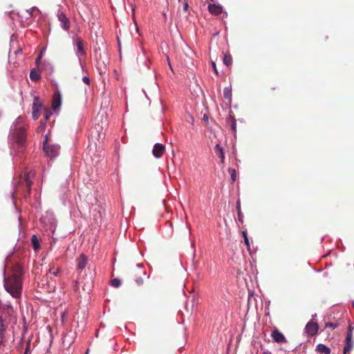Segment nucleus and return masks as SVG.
I'll return each mask as SVG.
<instances>
[{
    "label": "nucleus",
    "instance_id": "nucleus-38",
    "mask_svg": "<svg viewBox=\"0 0 354 354\" xmlns=\"http://www.w3.org/2000/svg\"><path fill=\"white\" fill-rule=\"evenodd\" d=\"M74 290H75V291L78 290V282L77 281H75Z\"/></svg>",
    "mask_w": 354,
    "mask_h": 354
},
{
    "label": "nucleus",
    "instance_id": "nucleus-7",
    "mask_svg": "<svg viewBox=\"0 0 354 354\" xmlns=\"http://www.w3.org/2000/svg\"><path fill=\"white\" fill-rule=\"evenodd\" d=\"M262 310L263 309V303L260 299L259 301H257V298L251 295L248 297V310Z\"/></svg>",
    "mask_w": 354,
    "mask_h": 354
},
{
    "label": "nucleus",
    "instance_id": "nucleus-31",
    "mask_svg": "<svg viewBox=\"0 0 354 354\" xmlns=\"http://www.w3.org/2000/svg\"><path fill=\"white\" fill-rule=\"evenodd\" d=\"M236 209L238 212V219L239 221L243 222V214L241 212L240 203L237 202Z\"/></svg>",
    "mask_w": 354,
    "mask_h": 354
},
{
    "label": "nucleus",
    "instance_id": "nucleus-3",
    "mask_svg": "<svg viewBox=\"0 0 354 354\" xmlns=\"http://www.w3.org/2000/svg\"><path fill=\"white\" fill-rule=\"evenodd\" d=\"M73 44L76 47L75 53L79 59L81 60L82 57H85L86 55L85 42L82 38L76 37L73 39Z\"/></svg>",
    "mask_w": 354,
    "mask_h": 354
},
{
    "label": "nucleus",
    "instance_id": "nucleus-46",
    "mask_svg": "<svg viewBox=\"0 0 354 354\" xmlns=\"http://www.w3.org/2000/svg\"><path fill=\"white\" fill-rule=\"evenodd\" d=\"M353 307L354 308V301H353Z\"/></svg>",
    "mask_w": 354,
    "mask_h": 354
},
{
    "label": "nucleus",
    "instance_id": "nucleus-25",
    "mask_svg": "<svg viewBox=\"0 0 354 354\" xmlns=\"http://www.w3.org/2000/svg\"><path fill=\"white\" fill-rule=\"evenodd\" d=\"M228 172L230 174L231 180L232 183L236 181V171L234 168H229Z\"/></svg>",
    "mask_w": 354,
    "mask_h": 354
},
{
    "label": "nucleus",
    "instance_id": "nucleus-6",
    "mask_svg": "<svg viewBox=\"0 0 354 354\" xmlns=\"http://www.w3.org/2000/svg\"><path fill=\"white\" fill-rule=\"evenodd\" d=\"M35 177V172L32 170L26 171L24 174V178L21 180L20 183L21 185H24L26 189L28 194H30L32 179Z\"/></svg>",
    "mask_w": 354,
    "mask_h": 354
},
{
    "label": "nucleus",
    "instance_id": "nucleus-10",
    "mask_svg": "<svg viewBox=\"0 0 354 354\" xmlns=\"http://www.w3.org/2000/svg\"><path fill=\"white\" fill-rule=\"evenodd\" d=\"M178 3H180V6H182V9L179 7L178 10V14L179 15V17H184L185 19H187L188 17V0H178Z\"/></svg>",
    "mask_w": 354,
    "mask_h": 354
},
{
    "label": "nucleus",
    "instance_id": "nucleus-39",
    "mask_svg": "<svg viewBox=\"0 0 354 354\" xmlns=\"http://www.w3.org/2000/svg\"><path fill=\"white\" fill-rule=\"evenodd\" d=\"M59 270H60V269L59 268H57L56 269V270L53 272V274L56 276L58 274V272H59Z\"/></svg>",
    "mask_w": 354,
    "mask_h": 354
},
{
    "label": "nucleus",
    "instance_id": "nucleus-19",
    "mask_svg": "<svg viewBox=\"0 0 354 354\" xmlns=\"http://www.w3.org/2000/svg\"><path fill=\"white\" fill-rule=\"evenodd\" d=\"M215 153L216 156L221 159L222 163H224L225 161V156L223 148L221 147L219 144H217L215 147Z\"/></svg>",
    "mask_w": 354,
    "mask_h": 354
},
{
    "label": "nucleus",
    "instance_id": "nucleus-42",
    "mask_svg": "<svg viewBox=\"0 0 354 354\" xmlns=\"http://www.w3.org/2000/svg\"><path fill=\"white\" fill-rule=\"evenodd\" d=\"M203 120L207 122L208 121V117L206 115H204Z\"/></svg>",
    "mask_w": 354,
    "mask_h": 354
},
{
    "label": "nucleus",
    "instance_id": "nucleus-22",
    "mask_svg": "<svg viewBox=\"0 0 354 354\" xmlns=\"http://www.w3.org/2000/svg\"><path fill=\"white\" fill-rule=\"evenodd\" d=\"M223 63L227 67L231 66L232 64V56L230 55H228V54H225L224 57H223Z\"/></svg>",
    "mask_w": 354,
    "mask_h": 354
},
{
    "label": "nucleus",
    "instance_id": "nucleus-27",
    "mask_svg": "<svg viewBox=\"0 0 354 354\" xmlns=\"http://www.w3.org/2000/svg\"><path fill=\"white\" fill-rule=\"evenodd\" d=\"M4 330H5V328H4V326H3V319L0 317V346L1 345V344L3 342V333Z\"/></svg>",
    "mask_w": 354,
    "mask_h": 354
},
{
    "label": "nucleus",
    "instance_id": "nucleus-33",
    "mask_svg": "<svg viewBox=\"0 0 354 354\" xmlns=\"http://www.w3.org/2000/svg\"><path fill=\"white\" fill-rule=\"evenodd\" d=\"M223 95L226 99H230L231 96V93L230 90L227 88H225L223 91Z\"/></svg>",
    "mask_w": 354,
    "mask_h": 354
},
{
    "label": "nucleus",
    "instance_id": "nucleus-14",
    "mask_svg": "<svg viewBox=\"0 0 354 354\" xmlns=\"http://www.w3.org/2000/svg\"><path fill=\"white\" fill-rule=\"evenodd\" d=\"M271 337H272L274 342L277 343L286 342L285 336L277 328H274L272 330Z\"/></svg>",
    "mask_w": 354,
    "mask_h": 354
},
{
    "label": "nucleus",
    "instance_id": "nucleus-18",
    "mask_svg": "<svg viewBox=\"0 0 354 354\" xmlns=\"http://www.w3.org/2000/svg\"><path fill=\"white\" fill-rule=\"evenodd\" d=\"M227 124L230 126L231 130L234 133L236 132V120L234 115H229L227 119Z\"/></svg>",
    "mask_w": 354,
    "mask_h": 354
},
{
    "label": "nucleus",
    "instance_id": "nucleus-5",
    "mask_svg": "<svg viewBox=\"0 0 354 354\" xmlns=\"http://www.w3.org/2000/svg\"><path fill=\"white\" fill-rule=\"evenodd\" d=\"M317 315H313L311 321L308 322L305 327V332L307 333L308 337H313L317 334L319 330V325L315 322V319Z\"/></svg>",
    "mask_w": 354,
    "mask_h": 354
},
{
    "label": "nucleus",
    "instance_id": "nucleus-32",
    "mask_svg": "<svg viewBox=\"0 0 354 354\" xmlns=\"http://www.w3.org/2000/svg\"><path fill=\"white\" fill-rule=\"evenodd\" d=\"M52 115V112L50 111V110H45L44 113V120L45 121H47L49 120L50 117Z\"/></svg>",
    "mask_w": 354,
    "mask_h": 354
},
{
    "label": "nucleus",
    "instance_id": "nucleus-26",
    "mask_svg": "<svg viewBox=\"0 0 354 354\" xmlns=\"http://www.w3.org/2000/svg\"><path fill=\"white\" fill-rule=\"evenodd\" d=\"M91 288H92V281H87L86 283H84V285L82 286V289L84 290H85L86 292L88 294L91 290Z\"/></svg>",
    "mask_w": 354,
    "mask_h": 354
},
{
    "label": "nucleus",
    "instance_id": "nucleus-45",
    "mask_svg": "<svg viewBox=\"0 0 354 354\" xmlns=\"http://www.w3.org/2000/svg\"><path fill=\"white\" fill-rule=\"evenodd\" d=\"M39 59H40V56H39V57H37V58L36 62H39Z\"/></svg>",
    "mask_w": 354,
    "mask_h": 354
},
{
    "label": "nucleus",
    "instance_id": "nucleus-37",
    "mask_svg": "<svg viewBox=\"0 0 354 354\" xmlns=\"http://www.w3.org/2000/svg\"><path fill=\"white\" fill-rule=\"evenodd\" d=\"M83 82L86 84H90V80L89 78L87 77V76H84L82 79Z\"/></svg>",
    "mask_w": 354,
    "mask_h": 354
},
{
    "label": "nucleus",
    "instance_id": "nucleus-43",
    "mask_svg": "<svg viewBox=\"0 0 354 354\" xmlns=\"http://www.w3.org/2000/svg\"><path fill=\"white\" fill-rule=\"evenodd\" d=\"M352 330H353V327L351 326V325H349L348 331H352Z\"/></svg>",
    "mask_w": 354,
    "mask_h": 354
},
{
    "label": "nucleus",
    "instance_id": "nucleus-16",
    "mask_svg": "<svg viewBox=\"0 0 354 354\" xmlns=\"http://www.w3.org/2000/svg\"><path fill=\"white\" fill-rule=\"evenodd\" d=\"M208 10L213 15H218L223 12V8L218 4H209Z\"/></svg>",
    "mask_w": 354,
    "mask_h": 354
},
{
    "label": "nucleus",
    "instance_id": "nucleus-29",
    "mask_svg": "<svg viewBox=\"0 0 354 354\" xmlns=\"http://www.w3.org/2000/svg\"><path fill=\"white\" fill-rule=\"evenodd\" d=\"M339 325V324L338 322H335V323H333V322H326L325 324L324 328H331L332 329H335Z\"/></svg>",
    "mask_w": 354,
    "mask_h": 354
},
{
    "label": "nucleus",
    "instance_id": "nucleus-8",
    "mask_svg": "<svg viewBox=\"0 0 354 354\" xmlns=\"http://www.w3.org/2000/svg\"><path fill=\"white\" fill-rule=\"evenodd\" d=\"M133 274L136 277L138 275V277L136 279V281L138 286H141L144 283V279L142 277H145L146 275V272L142 270V264H138L137 268L133 270Z\"/></svg>",
    "mask_w": 354,
    "mask_h": 354
},
{
    "label": "nucleus",
    "instance_id": "nucleus-2",
    "mask_svg": "<svg viewBox=\"0 0 354 354\" xmlns=\"http://www.w3.org/2000/svg\"><path fill=\"white\" fill-rule=\"evenodd\" d=\"M27 126H21L17 122L10 129V140L16 143L18 146L21 147L26 141Z\"/></svg>",
    "mask_w": 354,
    "mask_h": 354
},
{
    "label": "nucleus",
    "instance_id": "nucleus-24",
    "mask_svg": "<svg viewBox=\"0 0 354 354\" xmlns=\"http://www.w3.org/2000/svg\"><path fill=\"white\" fill-rule=\"evenodd\" d=\"M353 343L352 340L350 341H346V344L344 348V354H346V353L349 352L353 348Z\"/></svg>",
    "mask_w": 354,
    "mask_h": 354
},
{
    "label": "nucleus",
    "instance_id": "nucleus-9",
    "mask_svg": "<svg viewBox=\"0 0 354 354\" xmlns=\"http://www.w3.org/2000/svg\"><path fill=\"white\" fill-rule=\"evenodd\" d=\"M200 304V298L198 296H192V298H188L186 304L185 308L187 310H193L194 308H198Z\"/></svg>",
    "mask_w": 354,
    "mask_h": 354
},
{
    "label": "nucleus",
    "instance_id": "nucleus-4",
    "mask_svg": "<svg viewBox=\"0 0 354 354\" xmlns=\"http://www.w3.org/2000/svg\"><path fill=\"white\" fill-rule=\"evenodd\" d=\"M43 149L48 156L55 158L58 154L59 147L55 145H49L48 143V138L46 137V140L43 143Z\"/></svg>",
    "mask_w": 354,
    "mask_h": 354
},
{
    "label": "nucleus",
    "instance_id": "nucleus-11",
    "mask_svg": "<svg viewBox=\"0 0 354 354\" xmlns=\"http://www.w3.org/2000/svg\"><path fill=\"white\" fill-rule=\"evenodd\" d=\"M41 104L39 102L37 97H35L33 103H32V116L33 120H36L39 118L40 115V109Z\"/></svg>",
    "mask_w": 354,
    "mask_h": 354
},
{
    "label": "nucleus",
    "instance_id": "nucleus-36",
    "mask_svg": "<svg viewBox=\"0 0 354 354\" xmlns=\"http://www.w3.org/2000/svg\"><path fill=\"white\" fill-rule=\"evenodd\" d=\"M353 337V333L352 331H348L346 337V341H350L352 340Z\"/></svg>",
    "mask_w": 354,
    "mask_h": 354
},
{
    "label": "nucleus",
    "instance_id": "nucleus-15",
    "mask_svg": "<svg viewBox=\"0 0 354 354\" xmlns=\"http://www.w3.org/2000/svg\"><path fill=\"white\" fill-rule=\"evenodd\" d=\"M58 19L61 23L62 27L65 30H68L70 28V21L69 19L66 17V16L63 13L61 12L58 15Z\"/></svg>",
    "mask_w": 354,
    "mask_h": 354
},
{
    "label": "nucleus",
    "instance_id": "nucleus-41",
    "mask_svg": "<svg viewBox=\"0 0 354 354\" xmlns=\"http://www.w3.org/2000/svg\"><path fill=\"white\" fill-rule=\"evenodd\" d=\"M212 67L214 68V71L217 74L218 72H217V70H216V64L214 62H212Z\"/></svg>",
    "mask_w": 354,
    "mask_h": 354
},
{
    "label": "nucleus",
    "instance_id": "nucleus-1",
    "mask_svg": "<svg viewBox=\"0 0 354 354\" xmlns=\"http://www.w3.org/2000/svg\"><path fill=\"white\" fill-rule=\"evenodd\" d=\"M23 268L21 265L15 264L11 269V273L4 277V288L6 290L10 293L13 298L15 299V304L10 302L6 306L8 308H17L18 300L21 298L23 282Z\"/></svg>",
    "mask_w": 354,
    "mask_h": 354
},
{
    "label": "nucleus",
    "instance_id": "nucleus-12",
    "mask_svg": "<svg viewBox=\"0 0 354 354\" xmlns=\"http://www.w3.org/2000/svg\"><path fill=\"white\" fill-rule=\"evenodd\" d=\"M165 152V146L160 143H156L153 148L152 154L156 158H160Z\"/></svg>",
    "mask_w": 354,
    "mask_h": 354
},
{
    "label": "nucleus",
    "instance_id": "nucleus-23",
    "mask_svg": "<svg viewBox=\"0 0 354 354\" xmlns=\"http://www.w3.org/2000/svg\"><path fill=\"white\" fill-rule=\"evenodd\" d=\"M32 245L34 250H37L39 248V243L36 235H32L31 238Z\"/></svg>",
    "mask_w": 354,
    "mask_h": 354
},
{
    "label": "nucleus",
    "instance_id": "nucleus-34",
    "mask_svg": "<svg viewBox=\"0 0 354 354\" xmlns=\"http://www.w3.org/2000/svg\"><path fill=\"white\" fill-rule=\"evenodd\" d=\"M35 10H37V8L36 7H32L30 9L28 10L26 12L28 14V15L32 17L33 16V12Z\"/></svg>",
    "mask_w": 354,
    "mask_h": 354
},
{
    "label": "nucleus",
    "instance_id": "nucleus-13",
    "mask_svg": "<svg viewBox=\"0 0 354 354\" xmlns=\"http://www.w3.org/2000/svg\"><path fill=\"white\" fill-rule=\"evenodd\" d=\"M62 104V97L60 92L56 90L53 96L52 109L57 110L59 108Z\"/></svg>",
    "mask_w": 354,
    "mask_h": 354
},
{
    "label": "nucleus",
    "instance_id": "nucleus-17",
    "mask_svg": "<svg viewBox=\"0 0 354 354\" xmlns=\"http://www.w3.org/2000/svg\"><path fill=\"white\" fill-rule=\"evenodd\" d=\"M87 264V258L86 256L84 254H81L80 257L77 259V268L79 270H83L85 268Z\"/></svg>",
    "mask_w": 354,
    "mask_h": 354
},
{
    "label": "nucleus",
    "instance_id": "nucleus-21",
    "mask_svg": "<svg viewBox=\"0 0 354 354\" xmlns=\"http://www.w3.org/2000/svg\"><path fill=\"white\" fill-rule=\"evenodd\" d=\"M30 78L33 82H37L40 80L41 75L39 71L33 68L30 73Z\"/></svg>",
    "mask_w": 354,
    "mask_h": 354
},
{
    "label": "nucleus",
    "instance_id": "nucleus-44",
    "mask_svg": "<svg viewBox=\"0 0 354 354\" xmlns=\"http://www.w3.org/2000/svg\"><path fill=\"white\" fill-rule=\"evenodd\" d=\"M263 354H271V353L267 351V352H264Z\"/></svg>",
    "mask_w": 354,
    "mask_h": 354
},
{
    "label": "nucleus",
    "instance_id": "nucleus-35",
    "mask_svg": "<svg viewBox=\"0 0 354 354\" xmlns=\"http://www.w3.org/2000/svg\"><path fill=\"white\" fill-rule=\"evenodd\" d=\"M46 128V123L43 120L40 122V125L38 128V131H41L43 129Z\"/></svg>",
    "mask_w": 354,
    "mask_h": 354
},
{
    "label": "nucleus",
    "instance_id": "nucleus-30",
    "mask_svg": "<svg viewBox=\"0 0 354 354\" xmlns=\"http://www.w3.org/2000/svg\"><path fill=\"white\" fill-rule=\"evenodd\" d=\"M111 284L115 288H118L121 286V281L119 279H113L111 281Z\"/></svg>",
    "mask_w": 354,
    "mask_h": 354
},
{
    "label": "nucleus",
    "instance_id": "nucleus-20",
    "mask_svg": "<svg viewBox=\"0 0 354 354\" xmlns=\"http://www.w3.org/2000/svg\"><path fill=\"white\" fill-rule=\"evenodd\" d=\"M316 351L320 353L330 354V349L324 344H319L316 346Z\"/></svg>",
    "mask_w": 354,
    "mask_h": 354
},
{
    "label": "nucleus",
    "instance_id": "nucleus-40",
    "mask_svg": "<svg viewBox=\"0 0 354 354\" xmlns=\"http://www.w3.org/2000/svg\"><path fill=\"white\" fill-rule=\"evenodd\" d=\"M66 315V312L62 313L61 317H62V319L63 321L64 320Z\"/></svg>",
    "mask_w": 354,
    "mask_h": 354
},
{
    "label": "nucleus",
    "instance_id": "nucleus-28",
    "mask_svg": "<svg viewBox=\"0 0 354 354\" xmlns=\"http://www.w3.org/2000/svg\"><path fill=\"white\" fill-rule=\"evenodd\" d=\"M242 234H243V236L244 238V243L247 245L248 250H250V243H249V239H248V237L247 232L246 231H243L242 232Z\"/></svg>",
    "mask_w": 354,
    "mask_h": 354
}]
</instances>
